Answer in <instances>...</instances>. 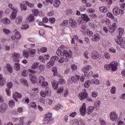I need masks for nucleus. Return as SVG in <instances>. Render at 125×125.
<instances>
[{
  "label": "nucleus",
  "mask_w": 125,
  "mask_h": 125,
  "mask_svg": "<svg viewBox=\"0 0 125 125\" xmlns=\"http://www.w3.org/2000/svg\"><path fill=\"white\" fill-rule=\"evenodd\" d=\"M39 65H40V63L35 62H34L32 66V69L33 70H36L38 67H39Z\"/></svg>",
  "instance_id": "37"
},
{
  "label": "nucleus",
  "mask_w": 125,
  "mask_h": 125,
  "mask_svg": "<svg viewBox=\"0 0 125 125\" xmlns=\"http://www.w3.org/2000/svg\"><path fill=\"white\" fill-rule=\"evenodd\" d=\"M69 24L72 28H76L77 27V21L73 19H69Z\"/></svg>",
  "instance_id": "15"
},
{
  "label": "nucleus",
  "mask_w": 125,
  "mask_h": 125,
  "mask_svg": "<svg viewBox=\"0 0 125 125\" xmlns=\"http://www.w3.org/2000/svg\"><path fill=\"white\" fill-rule=\"evenodd\" d=\"M77 124L79 125H85V124L84 123V122L82 120L78 121Z\"/></svg>",
  "instance_id": "64"
},
{
  "label": "nucleus",
  "mask_w": 125,
  "mask_h": 125,
  "mask_svg": "<svg viewBox=\"0 0 125 125\" xmlns=\"http://www.w3.org/2000/svg\"><path fill=\"white\" fill-rule=\"evenodd\" d=\"M20 6L22 10H27V6L24 4L21 3Z\"/></svg>",
  "instance_id": "47"
},
{
  "label": "nucleus",
  "mask_w": 125,
  "mask_h": 125,
  "mask_svg": "<svg viewBox=\"0 0 125 125\" xmlns=\"http://www.w3.org/2000/svg\"><path fill=\"white\" fill-rule=\"evenodd\" d=\"M0 112L1 113H4V112L5 111L6 109H7V105H6V104L3 103L0 105Z\"/></svg>",
  "instance_id": "21"
},
{
  "label": "nucleus",
  "mask_w": 125,
  "mask_h": 125,
  "mask_svg": "<svg viewBox=\"0 0 125 125\" xmlns=\"http://www.w3.org/2000/svg\"><path fill=\"white\" fill-rule=\"evenodd\" d=\"M52 71L53 72L54 76H58V77H60V78H61L59 79V81L60 84H64V83H66V81H65V80L63 79V77H62V76H61L60 74L58 75V72L57 71V67H53Z\"/></svg>",
  "instance_id": "2"
},
{
  "label": "nucleus",
  "mask_w": 125,
  "mask_h": 125,
  "mask_svg": "<svg viewBox=\"0 0 125 125\" xmlns=\"http://www.w3.org/2000/svg\"><path fill=\"white\" fill-rule=\"evenodd\" d=\"M52 117V114L50 113H48L45 115L44 120H48V119H50Z\"/></svg>",
  "instance_id": "41"
},
{
  "label": "nucleus",
  "mask_w": 125,
  "mask_h": 125,
  "mask_svg": "<svg viewBox=\"0 0 125 125\" xmlns=\"http://www.w3.org/2000/svg\"><path fill=\"white\" fill-rule=\"evenodd\" d=\"M68 24H69V21L68 20H64L60 25L62 27H66V26H68Z\"/></svg>",
  "instance_id": "32"
},
{
  "label": "nucleus",
  "mask_w": 125,
  "mask_h": 125,
  "mask_svg": "<svg viewBox=\"0 0 125 125\" xmlns=\"http://www.w3.org/2000/svg\"><path fill=\"white\" fill-rule=\"evenodd\" d=\"M46 124H48V125H51L54 123V119L52 118H49L48 120H45Z\"/></svg>",
  "instance_id": "35"
},
{
  "label": "nucleus",
  "mask_w": 125,
  "mask_h": 125,
  "mask_svg": "<svg viewBox=\"0 0 125 125\" xmlns=\"http://www.w3.org/2000/svg\"><path fill=\"white\" fill-rule=\"evenodd\" d=\"M60 58L58 57L57 56H55L52 57V59L53 60H58L59 63H63L64 61H65L66 62H68L69 61V60L68 59L65 58V57L62 55H58Z\"/></svg>",
  "instance_id": "4"
},
{
  "label": "nucleus",
  "mask_w": 125,
  "mask_h": 125,
  "mask_svg": "<svg viewBox=\"0 0 125 125\" xmlns=\"http://www.w3.org/2000/svg\"><path fill=\"white\" fill-rule=\"evenodd\" d=\"M5 67L8 72H9L10 74H12V72H13V67L12 66H11L10 64L7 63Z\"/></svg>",
  "instance_id": "20"
},
{
  "label": "nucleus",
  "mask_w": 125,
  "mask_h": 125,
  "mask_svg": "<svg viewBox=\"0 0 125 125\" xmlns=\"http://www.w3.org/2000/svg\"><path fill=\"white\" fill-rule=\"evenodd\" d=\"M3 32L4 33H5V35H8L10 33H11V31L9 30V29H7L6 28H3Z\"/></svg>",
  "instance_id": "43"
},
{
  "label": "nucleus",
  "mask_w": 125,
  "mask_h": 125,
  "mask_svg": "<svg viewBox=\"0 0 125 125\" xmlns=\"http://www.w3.org/2000/svg\"><path fill=\"white\" fill-rule=\"evenodd\" d=\"M91 57L93 59H97L99 57V54L96 51H93L91 53Z\"/></svg>",
  "instance_id": "19"
},
{
  "label": "nucleus",
  "mask_w": 125,
  "mask_h": 125,
  "mask_svg": "<svg viewBox=\"0 0 125 125\" xmlns=\"http://www.w3.org/2000/svg\"><path fill=\"white\" fill-rule=\"evenodd\" d=\"M47 51V49L46 47H42L40 50L39 49L38 50L39 53H41V52H42V53L46 52Z\"/></svg>",
  "instance_id": "42"
},
{
  "label": "nucleus",
  "mask_w": 125,
  "mask_h": 125,
  "mask_svg": "<svg viewBox=\"0 0 125 125\" xmlns=\"http://www.w3.org/2000/svg\"><path fill=\"white\" fill-rule=\"evenodd\" d=\"M8 7L13 11H18V8L16 7H13V5L11 3H9Z\"/></svg>",
  "instance_id": "33"
},
{
  "label": "nucleus",
  "mask_w": 125,
  "mask_h": 125,
  "mask_svg": "<svg viewBox=\"0 0 125 125\" xmlns=\"http://www.w3.org/2000/svg\"><path fill=\"white\" fill-rule=\"evenodd\" d=\"M91 83L93 84H99V81L95 78L92 80Z\"/></svg>",
  "instance_id": "44"
},
{
  "label": "nucleus",
  "mask_w": 125,
  "mask_h": 125,
  "mask_svg": "<svg viewBox=\"0 0 125 125\" xmlns=\"http://www.w3.org/2000/svg\"><path fill=\"white\" fill-rule=\"evenodd\" d=\"M44 77H42V76L39 77V83L40 84H42L44 82Z\"/></svg>",
  "instance_id": "45"
},
{
  "label": "nucleus",
  "mask_w": 125,
  "mask_h": 125,
  "mask_svg": "<svg viewBox=\"0 0 125 125\" xmlns=\"http://www.w3.org/2000/svg\"><path fill=\"white\" fill-rule=\"evenodd\" d=\"M79 98L81 101H83L84 99H86L88 97V93L86 90L84 89L83 92H80L78 95Z\"/></svg>",
  "instance_id": "5"
},
{
  "label": "nucleus",
  "mask_w": 125,
  "mask_h": 125,
  "mask_svg": "<svg viewBox=\"0 0 125 125\" xmlns=\"http://www.w3.org/2000/svg\"><path fill=\"white\" fill-rule=\"evenodd\" d=\"M100 104H101V102L100 101H97L94 103V106L96 110H98L100 107Z\"/></svg>",
  "instance_id": "31"
},
{
  "label": "nucleus",
  "mask_w": 125,
  "mask_h": 125,
  "mask_svg": "<svg viewBox=\"0 0 125 125\" xmlns=\"http://www.w3.org/2000/svg\"><path fill=\"white\" fill-rule=\"evenodd\" d=\"M118 32H119V36H121L122 35H123V34H124V29L123 28H119L118 29Z\"/></svg>",
  "instance_id": "53"
},
{
  "label": "nucleus",
  "mask_w": 125,
  "mask_h": 125,
  "mask_svg": "<svg viewBox=\"0 0 125 125\" xmlns=\"http://www.w3.org/2000/svg\"><path fill=\"white\" fill-rule=\"evenodd\" d=\"M41 95L42 97H45L46 96V92L44 91H42L41 92Z\"/></svg>",
  "instance_id": "62"
},
{
  "label": "nucleus",
  "mask_w": 125,
  "mask_h": 125,
  "mask_svg": "<svg viewBox=\"0 0 125 125\" xmlns=\"http://www.w3.org/2000/svg\"><path fill=\"white\" fill-rule=\"evenodd\" d=\"M94 110V106L90 105L87 107V114L90 115L92 112Z\"/></svg>",
  "instance_id": "27"
},
{
  "label": "nucleus",
  "mask_w": 125,
  "mask_h": 125,
  "mask_svg": "<svg viewBox=\"0 0 125 125\" xmlns=\"http://www.w3.org/2000/svg\"><path fill=\"white\" fill-rule=\"evenodd\" d=\"M55 63V60H53L52 58L51 59V61L49 62L46 66H47V68H50L51 67H52L54 65V63Z\"/></svg>",
  "instance_id": "25"
},
{
  "label": "nucleus",
  "mask_w": 125,
  "mask_h": 125,
  "mask_svg": "<svg viewBox=\"0 0 125 125\" xmlns=\"http://www.w3.org/2000/svg\"><path fill=\"white\" fill-rule=\"evenodd\" d=\"M63 106L61 104H58L56 106L54 107V110H56V111H58L59 109H61Z\"/></svg>",
  "instance_id": "52"
},
{
  "label": "nucleus",
  "mask_w": 125,
  "mask_h": 125,
  "mask_svg": "<svg viewBox=\"0 0 125 125\" xmlns=\"http://www.w3.org/2000/svg\"><path fill=\"white\" fill-rule=\"evenodd\" d=\"M104 56L106 59H110L111 55L108 52H104Z\"/></svg>",
  "instance_id": "48"
},
{
  "label": "nucleus",
  "mask_w": 125,
  "mask_h": 125,
  "mask_svg": "<svg viewBox=\"0 0 125 125\" xmlns=\"http://www.w3.org/2000/svg\"><path fill=\"white\" fill-rule=\"evenodd\" d=\"M98 95V93L96 91H93L92 93V97H94L95 98H96L97 97V96Z\"/></svg>",
  "instance_id": "59"
},
{
  "label": "nucleus",
  "mask_w": 125,
  "mask_h": 125,
  "mask_svg": "<svg viewBox=\"0 0 125 125\" xmlns=\"http://www.w3.org/2000/svg\"><path fill=\"white\" fill-rule=\"evenodd\" d=\"M111 93H112V94H115V93H116V87L112 86L111 89Z\"/></svg>",
  "instance_id": "61"
},
{
  "label": "nucleus",
  "mask_w": 125,
  "mask_h": 125,
  "mask_svg": "<svg viewBox=\"0 0 125 125\" xmlns=\"http://www.w3.org/2000/svg\"><path fill=\"white\" fill-rule=\"evenodd\" d=\"M64 91V87L62 86L58 89V93H61Z\"/></svg>",
  "instance_id": "57"
},
{
  "label": "nucleus",
  "mask_w": 125,
  "mask_h": 125,
  "mask_svg": "<svg viewBox=\"0 0 125 125\" xmlns=\"http://www.w3.org/2000/svg\"><path fill=\"white\" fill-rule=\"evenodd\" d=\"M12 57L13 58L14 62H20L18 58H20V53L14 52L12 54Z\"/></svg>",
  "instance_id": "8"
},
{
  "label": "nucleus",
  "mask_w": 125,
  "mask_h": 125,
  "mask_svg": "<svg viewBox=\"0 0 125 125\" xmlns=\"http://www.w3.org/2000/svg\"><path fill=\"white\" fill-rule=\"evenodd\" d=\"M69 90H68L67 89H65L64 90V97H67V96H68V95L69 94Z\"/></svg>",
  "instance_id": "60"
},
{
  "label": "nucleus",
  "mask_w": 125,
  "mask_h": 125,
  "mask_svg": "<svg viewBox=\"0 0 125 125\" xmlns=\"http://www.w3.org/2000/svg\"><path fill=\"white\" fill-rule=\"evenodd\" d=\"M71 80L74 83H78V82L80 81V76L78 74L71 77Z\"/></svg>",
  "instance_id": "17"
},
{
  "label": "nucleus",
  "mask_w": 125,
  "mask_h": 125,
  "mask_svg": "<svg viewBox=\"0 0 125 125\" xmlns=\"http://www.w3.org/2000/svg\"><path fill=\"white\" fill-rule=\"evenodd\" d=\"M29 72L31 73L29 74V78L30 81L32 83L36 84L37 83H38V80H37V77H36V75L34 74H36V71L32 69L29 70Z\"/></svg>",
  "instance_id": "3"
},
{
  "label": "nucleus",
  "mask_w": 125,
  "mask_h": 125,
  "mask_svg": "<svg viewBox=\"0 0 125 125\" xmlns=\"http://www.w3.org/2000/svg\"><path fill=\"white\" fill-rule=\"evenodd\" d=\"M90 68H91L90 65H87V66H84L82 68V71L83 72L85 76L88 75V72Z\"/></svg>",
  "instance_id": "13"
},
{
  "label": "nucleus",
  "mask_w": 125,
  "mask_h": 125,
  "mask_svg": "<svg viewBox=\"0 0 125 125\" xmlns=\"http://www.w3.org/2000/svg\"><path fill=\"white\" fill-rule=\"evenodd\" d=\"M56 53L57 55H62V56H64V58H67L68 57V58H71L73 55V54L72 53V51H67V50H63V52H62V50L60 49L56 51Z\"/></svg>",
  "instance_id": "1"
},
{
  "label": "nucleus",
  "mask_w": 125,
  "mask_h": 125,
  "mask_svg": "<svg viewBox=\"0 0 125 125\" xmlns=\"http://www.w3.org/2000/svg\"><path fill=\"white\" fill-rule=\"evenodd\" d=\"M22 55L24 57H28L29 56V52L27 50H24L22 52Z\"/></svg>",
  "instance_id": "50"
},
{
  "label": "nucleus",
  "mask_w": 125,
  "mask_h": 125,
  "mask_svg": "<svg viewBox=\"0 0 125 125\" xmlns=\"http://www.w3.org/2000/svg\"><path fill=\"white\" fill-rule=\"evenodd\" d=\"M9 106L10 107H11V108L14 107V106L15 105V104L14 103V101H13V100H11L10 101H9Z\"/></svg>",
  "instance_id": "46"
},
{
  "label": "nucleus",
  "mask_w": 125,
  "mask_h": 125,
  "mask_svg": "<svg viewBox=\"0 0 125 125\" xmlns=\"http://www.w3.org/2000/svg\"><path fill=\"white\" fill-rule=\"evenodd\" d=\"M39 60L41 62H42V63H45L46 60L42 56L39 57Z\"/></svg>",
  "instance_id": "55"
},
{
  "label": "nucleus",
  "mask_w": 125,
  "mask_h": 125,
  "mask_svg": "<svg viewBox=\"0 0 125 125\" xmlns=\"http://www.w3.org/2000/svg\"><path fill=\"white\" fill-rule=\"evenodd\" d=\"M5 83H6V79L3 78V76L2 74H0V87H2Z\"/></svg>",
  "instance_id": "12"
},
{
  "label": "nucleus",
  "mask_w": 125,
  "mask_h": 125,
  "mask_svg": "<svg viewBox=\"0 0 125 125\" xmlns=\"http://www.w3.org/2000/svg\"><path fill=\"white\" fill-rule=\"evenodd\" d=\"M107 17H109V18H111V19H114L115 18L114 15H112V13L108 12L107 13Z\"/></svg>",
  "instance_id": "54"
},
{
  "label": "nucleus",
  "mask_w": 125,
  "mask_h": 125,
  "mask_svg": "<svg viewBox=\"0 0 125 125\" xmlns=\"http://www.w3.org/2000/svg\"><path fill=\"white\" fill-rule=\"evenodd\" d=\"M15 36H16V40H20L21 38V35H20V33L17 29L15 30L14 31Z\"/></svg>",
  "instance_id": "26"
},
{
  "label": "nucleus",
  "mask_w": 125,
  "mask_h": 125,
  "mask_svg": "<svg viewBox=\"0 0 125 125\" xmlns=\"http://www.w3.org/2000/svg\"><path fill=\"white\" fill-rule=\"evenodd\" d=\"M23 21V17L21 16H18L16 19H15V23L17 25H20V24H21V22Z\"/></svg>",
  "instance_id": "18"
},
{
  "label": "nucleus",
  "mask_w": 125,
  "mask_h": 125,
  "mask_svg": "<svg viewBox=\"0 0 125 125\" xmlns=\"http://www.w3.org/2000/svg\"><path fill=\"white\" fill-rule=\"evenodd\" d=\"M86 107L85 103L83 104L81 106L80 108V112L82 116H85L86 113Z\"/></svg>",
  "instance_id": "10"
},
{
  "label": "nucleus",
  "mask_w": 125,
  "mask_h": 125,
  "mask_svg": "<svg viewBox=\"0 0 125 125\" xmlns=\"http://www.w3.org/2000/svg\"><path fill=\"white\" fill-rule=\"evenodd\" d=\"M54 5L55 7H59V6L61 4L60 0H55Z\"/></svg>",
  "instance_id": "36"
},
{
  "label": "nucleus",
  "mask_w": 125,
  "mask_h": 125,
  "mask_svg": "<svg viewBox=\"0 0 125 125\" xmlns=\"http://www.w3.org/2000/svg\"><path fill=\"white\" fill-rule=\"evenodd\" d=\"M100 40V35L98 34H95L92 37V41L94 42H99Z\"/></svg>",
  "instance_id": "22"
},
{
  "label": "nucleus",
  "mask_w": 125,
  "mask_h": 125,
  "mask_svg": "<svg viewBox=\"0 0 125 125\" xmlns=\"http://www.w3.org/2000/svg\"><path fill=\"white\" fill-rule=\"evenodd\" d=\"M21 28L22 30H27V29H29V25L23 24Z\"/></svg>",
  "instance_id": "58"
},
{
  "label": "nucleus",
  "mask_w": 125,
  "mask_h": 125,
  "mask_svg": "<svg viewBox=\"0 0 125 125\" xmlns=\"http://www.w3.org/2000/svg\"><path fill=\"white\" fill-rule=\"evenodd\" d=\"M25 3L27 4V5L29 6V7H34V4L33 3H31L27 1H25Z\"/></svg>",
  "instance_id": "63"
},
{
  "label": "nucleus",
  "mask_w": 125,
  "mask_h": 125,
  "mask_svg": "<svg viewBox=\"0 0 125 125\" xmlns=\"http://www.w3.org/2000/svg\"><path fill=\"white\" fill-rule=\"evenodd\" d=\"M81 17L83 20H84L87 22H88V21L90 20V19H89V18L88 17V16H87L86 14H82Z\"/></svg>",
  "instance_id": "30"
},
{
  "label": "nucleus",
  "mask_w": 125,
  "mask_h": 125,
  "mask_svg": "<svg viewBox=\"0 0 125 125\" xmlns=\"http://www.w3.org/2000/svg\"><path fill=\"white\" fill-rule=\"evenodd\" d=\"M113 13L114 15H119V14H124V11L118 7H116L113 9Z\"/></svg>",
  "instance_id": "6"
},
{
  "label": "nucleus",
  "mask_w": 125,
  "mask_h": 125,
  "mask_svg": "<svg viewBox=\"0 0 125 125\" xmlns=\"http://www.w3.org/2000/svg\"><path fill=\"white\" fill-rule=\"evenodd\" d=\"M52 87L54 88V89H57V88H58V85H59V83H58V82L55 80H54L53 82H52Z\"/></svg>",
  "instance_id": "28"
},
{
  "label": "nucleus",
  "mask_w": 125,
  "mask_h": 125,
  "mask_svg": "<svg viewBox=\"0 0 125 125\" xmlns=\"http://www.w3.org/2000/svg\"><path fill=\"white\" fill-rule=\"evenodd\" d=\"M118 39H115V42L117 44L119 45H122L123 43H124V40L123 39V37L121 36H117Z\"/></svg>",
  "instance_id": "16"
},
{
  "label": "nucleus",
  "mask_w": 125,
  "mask_h": 125,
  "mask_svg": "<svg viewBox=\"0 0 125 125\" xmlns=\"http://www.w3.org/2000/svg\"><path fill=\"white\" fill-rule=\"evenodd\" d=\"M91 84V82H90V81H87L84 84V86H85V87L87 88L88 87H89V86H90Z\"/></svg>",
  "instance_id": "39"
},
{
  "label": "nucleus",
  "mask_w": 125,
  "mask_h": 125,
  "mask_svg": "<svg viewBox=\"0 0 125 125\" xmlns=\"http://www.w3.org/2000/svg\"><path fill=\"white\" fill-rule=\"evenodd\" d=\"M109 117L112 122H116L118 119V114L114 111L110 113Z\"/></svg>",
  "instance_id": "7"
},
{
  "label": "nucleus",
  "mask_w": 125,
  "mask_h": 125,
  "mask_svg": "<svg viewBox=\"0 0 125 125\" xmlns=\"http://www.w3.org/2000/svg\"><path fill=\"white\" fill-rule=\"evenodd\" d=\"M2 22L5 25H9L10 24V20L8 19L7 18H5L2 20Z\"/></svg>",
  "instance_id": "29"
},
{
  "label": "nucleus",
  "mask_w": 125,
  "mask_h": 125,
  "mask_svg": "<svg viewBox=\"0 0 125 125\" xmlns=\"http://www.w3.org/2000/svg\"><path fill=\"white\" fill-rule=\"evenodd\" d=\"M28 22H34L35 21V16L33 14H30L27 18Z\"/></svg>",
  "instance_id": "23"
},
{
  "label": "nucleus",
  "mask_w": 125,
  "mask_h": 125,
  "mask_svg": "<svg viewBox=\"0 0 125 125\" xmlns=\"http://www.w3.org/2000/svg\"><path fill=\"white\" fill-rule=\"evenodd\" d=\"M110 68L112 71H117L118 70V62H113L111 63Z\"/></svg>",
  "instance_id": "14"
},
{
  "label": "nucleus",
  "mask_w": 125,
  "mask_h": 125,
  "mask_svg": "<svg viewBox=\"0 0 125 125\" xmlns=\"http://www.w3.org/2000/svg\"><path fill=\"white\" fill-rule=\"evenodd\" d=\"M44 69H45V66L43 64H41L39 66V70L40 72H42L44 71Z\"/></svg>",
  "instance_id": "49"
},
{
  "label": "nucleus",
  "mask_w": 125,
  "mask_h": 125,
  "mask_svg": "<svg viewBox=\"0 0 125 125\" xmlns=\"http://www.w3.org/2000/svg\"><path fill=\"white\" fill-rule=\"evenodd\" d=\"M99 8L101 12H107V9L105 7H100Z\"/></svg>",
  "instance_id": "38"
},
{
  "label": "nucleus",
  "mask_w": 125,
  "mask_h": 125,
  "mask_svg": "<svg viewBox=\"0 0 125 125\" xmlns=\"http://www.w3.org/2000/svg\"><path fill=\"white\" fill-rule=\"evenodd\" d=\"M12 97L15 101L18 102V99H17V98H21L22 97V95L17 92H15L13 93Z\"/></svg>",
  "instance_id": "9"
},
{
  "label": "nucleus",
  "mask_w": 125,
  "mask_h": 125,
  "mask_svg": "<svg viewBox=\"0 0 125 125\" xmlns=\"http://www.w3.org/2000/svg\"><path fill=\"white\" fill-rule=\"evenodd\" d=\"M116 23H114L112 25L108 26V30L110 33H114L116 29H117V26Z\"/></svg>",
  "instance_id": "11"
},
{
  "label": "nucleus",
  "mask_w": 125,
  "mask_h": 125,
  "mask_svg": "<svg viewBox=\"0 0 125 125\" xmlns=\"http://www.w3.org/2000/svg\"><path fill=\"white\" fill-rule=\"evenodd\" d=\"M16 63L14 64V68L16 71H20V64L19 62H15Z\"/></svg>",
  "instance_id": "34"
},
{
  "label": "nucleus",
  "mask_w": 125,
  "mask_h": 125,
  "mask_svg": "<svg viewBox=\"0 0 125 125\" xmlns=\"http://www.w3.org/2000/svg\"><path fill=\"white\" fill-rule=\"evenodd\" d=\"M21 83H22L24 84L25 86H29V84L28 83V82L27 81V80H26V79H21Z\"/></svg>",
  "instance_id": "40"
},
{
  "label": "nucleus",
  "mask_w": 125,
  "mask_h": 125,
  "mask_svg": "<svg viewBox=\"0 0 125 125\" xmlns=\"http://www.w3.org/2000/svg\"><path fill=\"white\" fill-rule=\"evenodd\" d=\"M32 12L33 14H34L35 16H38V15H39V10L37 9H35L33 10H32Z\"/></svg>",
  "instance_id": "51"
},
{
  "label": "nucleus",
  "mask_w": 125,
  "mask_h": 125,
  "mask_svg": "<svg viewBox=\"0 0 125 125\" xmlns=\"http://www.w3.org/2000/svg\"><path fill=\"white\" fill-rule=\"evenodd\" d=\"M17 12H18V11H13V12L12 13V14L10 16V19L11 20H14V19L16 18V17L17 16Z\"/></svg>",
  "instance_id": "24"
},
{
  "label": "nucleus",
  "mask_w": 125,
  "mask_h": 125,
  "mask_svg": "<svg viewBox=\"0 0 125 125\" xmlns=\"http://www.w3.org/2000/svg\"><path fill=\"white\" fill-rule=\"evenodd\" d=\"M29 52L30 53V54H36V49H29Z\"/></svg>",
  "instance_id": "56"
}]
</instances>
